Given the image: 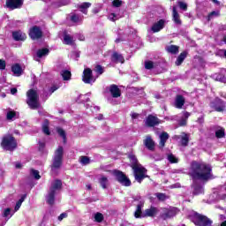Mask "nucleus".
Masks as SVG:
<instances>
[{
    "instance_id": "obj_1",
    "label": "nucleus",
    "mask_w": 226,
    "mask_h": 226,
    "mask_svg": "<svg viewBox=\"0 0 226 226\" xmlns=\"http://www.w3.org/2000/svg\"><path fill=\"white\" fill-rule=\"evenodd\" d=\"M211 166L206 162L199 164V193H204V184L213 177Z\"/></svg>"
},
{
    "instance_id": "obj_2",
    "label": "nucleus",
    "mask_w": 226,
    "mask_h": 226,
    "mask_svg": "<svg viewBox=\"0 0 226 226\" xmlns=\"http://www.w3.org/2000/svg\"><path fill=\"white\" fill-rule=\"evenodd\" d=\"M132 167V170H134V177L138 183H142V180L146 179V169L143 168L137 160L135 155L129 156Z\"/></svg>"
},
{
    "instance_id": "obj_3",
    "label": "nucleus",
    "mask_w": 226,
    "mask_h": 226,
    "mask_svg": "<svg viewBox=\"0 0 226 226\" xmlns=\"http://www.w3.org/2000/svg\"><path fill=\"white\" fill-rule=\"evenodd\" d=\"M26 103L32 110L40 109V95L38 94V91L30 89L26 92Z\"/></svg>"
},
{
    "instance_id": "obj_4",
    "label": "nucleus",
    "mask_w": 226,
    "mask_h": 226,
    "mask_svg": "<svg viewBox=\"0 0 226 226\" xmlns=\"http://www.w3.org/2000/svg\"><path fill=\"white\" fill-rule=\"evenodd\" d=\"M189 175L192 179V188L194 195L199 193V162H192L191 164V169L189 171Z\"/></svg>"
},
{
    "instance_id": "obj_5",
    "label": "nucleus",
    "mask_w": 226,
    "mask_h": 226,
    "mask_svg": "<svg viewBox=\"0 0 226 226\" xmlns=\"http://www.w3.org/2000/svg\"><path fill=\"white\" fill-rule=\"evenodd\" d=\"M61 186H63V183L61 180H55L51 184V187L49 189V192H48V195L46 196V202L49 204V206H53L55 200H56V193H57V191L61 189Z\"/></svg>"
},
{
    "instance_id": "obj_6",
    "label": "nucleus",
    "mask_w": 226,
    "mask_h": 226,
    "mask_svg": "<svg viewBox=\"0 0 226 226\" xmlns=\"http://www.w3.org/2000/svg\"><path fill=\"white\" fill-rule=\"evenodd\" d=\"M63 147H58V148L55 152V156L51 166L52 172H56L57 169H61V165H63Z\"/></svg>"
},
{
    "instance_id": "obj_7",
    "label": "nucleus",
    "mask_w": 226,
    "mask_h": 226,
    "mask_svg": "<svg viewBox=\"0 0 226 226\" xmlns=\"http://www.w3.org/2000/svg\"><path fill=\"white\" fill-rule=\"evenodd\" d=\"M2 147L6 151H13L17 148V140L10 134L5 135L2 140Z\"/></svg>"
},
{
    "instance_id": "obj_8",
    "label": "nucleus",
    "mask_w": 226,
    "mask_h": 226,
    "mask_svg": "<svg viewBox=\"0 0 226 226\" xmlns=\"http://www.w3.org/2000/svg\"><path fill=\"white\" fill-rule=\"evenodd\" d=\"M114 176L117 177V180L120 185L123 186H131L132 185V181H130V178L126 177V175L123 173L120 170H114L113 171Z\"/></svg>"
},
{
    "instance_id": "obj_9",
    "label": "nucleus",
    "mask_w": 226,
    "mask_h": 226,
    "mask_svg": "<svg viewBox=\"0 0 226 226\" xmlns=\"http://www.w3.org/2000/svg\"><path fill=\"white\" fill-rule=\"evenodd\" d=\"M114 176L117 177V180L120 185L123 186H131L132 185V181H130V178L126 177V175L123 173L120 170H114L113 171Z\"/></svg>"
},
{
    "instance_id": "obj_10",
    "label": "nucleus",
    "mask_w": 226,
    "mask_h": 226,
    "mask_svg": "<svg viewBox=\"0 0 226 226\" xmlns=\"http://www.w3.org/2000/svg\"><path fill=\"white\" fill-rule=\"evenodd\" d=\"M226 102L222 101L220 98H215V101L210 102L211 109H214L216 112H223L225 110Z\"/></svg>"
},
{
    "instance_id": "obj_11",
    "label": "nucleus",
    "mask_w": 226,
    "mask_h": 226,
    "mask_svg": "<svg viewBox=\"0 0 226 226\" xmlns=\"http://www.w3.org/2000/svg\"><path fill=\"white\" fill-rule=\"evenodd\" d=\"M177 213H179V210L176 207L163 208L162 219L169 220L170 218H174V216H176Z\"/></svg>"
},
{
    "instance_id": "obj_12",
    "label": "nucleus",
    "mask_w": 226,
    "mask_h": 226,
    "mask_svg": "<svg viewBox=\"0 0 226 226\" xmlns=\"http://www.w3.org/2000/svg\"><path fill=\"white\" fill-rule=\"evenodd\" d=\"M82 80L85 84H93L96 79L93 77V71L90 68H87L83 72Z\"/></svg>"
},
{
    "instance_id": "obj_13",
    "label": "nucleus",
    "mask_w": 226,
    "mask_h": 226,
    "mask_svg": "<svg viewBox=\"0 0 226 226\" xmlns=\"http://www.w3.org/2000/svg\"><path fill=\"white\" fill-rule=\"evenodd\" d=\"M42 34L43 32H41V28L37 26H33L29 32V36L32 38V40H38L41 38Z\"/></svg>"
},
{
    "instance_id": "obj_14",
    "label": "nucleus",
    "mask_w": 226,
    "mask_h": 226,
    "mask_svg": "<svg viewBox=\"0 0 226 226\" xmlns=\"http://www.w3.org/2000/svg\"><path fill=\"white\" fill-rule=\"evenodd\" d=\"M24 4V0H6V6L10 10H17L19 8H22Z\"/></svg>"
},
{
    "instance_id": "obj_15",
    "label": "nucleus",
    "mask_w": 226,
    "mask_h": 226,
    "mask_svg": "<svg viewBox=\"0 0 226 226\" xmlns=\"http://www.w3.org/2000/svg\"><path fill=\"white\" fill-rule=\"evenodd\" d=\"M158 215V208L154 207H151L150 208H147L143 214V218H154Z\"/></svg>"
},
{
    "instance_id": "obj_16",
    "label": "nucleus",
    "mask_w": 226,
    "mask_h": 226,
    "mask_svg": "<svg viewBox=\"0 0 226 226\" xmlns=\"http://www.w3.org/2000/svg\"><path fill=\"white\" fill-rule=\"evenodd\" d=\"M165 24H167L165 19H160L152 26L151 31H153V33H160V31L165 27Z\"/></svg>"
},
{
    "instance_id": "obj_17",
    "label": "nucleus",
    "mask_w": 226,
    "mask_h": 226,
    "mask_svg": "<svg viewBox=\"0 0 226 226\" xmlns=\"http://www.w3.org/2000/svg\"><path fill=\"white\" fill-rule=\"evenodd\" d=\"M161 123H162V121L160 119H158V117H156L153 115H149L146 120L147 126H150V127L156 126L157 124H160Z\"/></svg>"
},
{
    "instance_id": "obj_18",
    "label": "nucleus",
    "mask_w": 226,
    "mask_h": 226,
    "mask_svg": "<svg viewBox=\"0 0 226 226\" xmlns=\"http://www.w3.org/2000/svg\"><path fill=\"white\" fill-rule=\"evenodd\" d=\"M199 226H213V221L204 215H199Z\"/></svg>"
},
{
    "instance_id": "obj_19",
    "label": "nucleus",
    "mask_w": 226,
    "mask_h": 226,
    "mask_svg": "<svg viewBox=\"0 0 226 226\" xmlns=\"http://www.w3.org/2000/svg\"><path fill=\"white\" fill-rule=\"evenodd\" d=\"M145 147L148 148L149 151H154V140H153V138L151 136L147 135L146 139L143 141Z\"/></svg>"
},
{
    "instance_id": "obj_20",
    "label": "nucleus",
    "mask_w": 226,
    "mask_h": 226,
    "mask_svg": "<svg viewBox=\"0 0 226 226\" xmlns=\"http://www.w3.org/2000/svg\"><path fill=\"white\" fill-rule=\"evenodd\" d=\"M172 18H173V22L177 26H181V24H182L181 18L179 16V12H177V8L176 6H173Z\"/></svg>"
},
{
    "instance_id": "obj_21",
    "label": "nucleus",
    "mask_w": 226,
    "mask_h": 226,
    "mask_svg": "<svg viewBox=\"0 0 226 226\" xmlns=\"http://www.w3.org/2000/svg\"><path fill=\"white\" fill-rule=\"evenodd\" d=\"M12 38L16 41H24V40H26V34L22 33L21 31H18V32L12 33Z\"/></svg>"
},
{
    "instance_id": "obj_22",
    "label": "nucleus",
    "mask_w": 226,
    "mask_h": 226,
    "mask_svg": "<svg viewBox=\"0 0 226 226\" xmlns=\"http://www.w3.org/2000/svg\"><path fill=\"white\" fill-rule=\"evenodd\" d=\"M109 92L111 93L113 98H119V96H121V90H119V87H117L116 85H111L109 87Z\"/></svg>"
},
{
    "instance_id": "obj_23",
    "label": "nucleus",
    "mask_w": 226,
    "mask_h": 226,
    "mask_svg": "<svg viewBox=\"0 0 226 226\" xmlns=\"http://www.w3.org/2000/svg\"><path fill=\"white\" fill-rule=\"evenodd\" d=\"M11 72L13 75H15V77H20L24 71H22V67L20 66V64H15L11 66Z\"/></svg>"
},
{
    "instance_id": "obj_24",
    "label": "nucleus",
    "mask_w": 226,
    "mask_h": 226,
    "mask_svg": "<svg viewBox=\"0 0 226 226\" xmlns=\"http://www.w3.org/2000/svg\"><path fill=\"white\" fill-rule=\"evenodd\" d=\"M188 56V53L186 51H183L177 58V61L175 62L176 66H181L183 64V62L185 59H186V56Z\"/></svg>"
},
{
    "instance_id": "obj_25",
    "label": "nucleus",
    "mask_w": 226,
    "mask_h": 226,
    "mask_svg": "<svg viewBox=\"0 0 226 226\" xmlns=\"http://www.w3.org/2000/svg\"><path fill=\"white\" fill-rule=\"evenodd\" d=\"M183 105H185V97H183V95H177L175 100V107L177 109H183Z\"/></svg>"
},
{
    "instance_id": "obj_26",
    "label": "nucleus",
    "mask_w": 226,
    "mask_h": 226,
    "mask_svg": "<svg viewBox=\"0 0 226 226\" xmlns=\"http://www.w3.org/2000/svg\"><path fill=\"white\" fill-rule=\"evenodd\" d=\"M159 137H160V143H159L160 147H165V142L169 140V133L162 132L160 134Z\"/></svg>"
},
{
    "instance_id": "obj_27",
    "label": "nucleus",
    "mask_w": 226,
    "mask_h": 226,
    "mask_svg": "<svg viewBox=\"0 0 226 226\" xmlns=\"http://www.w3.org/2000/svg\"><path fill=\"white\" fill-rule=\"evenodd\" d=\"M99 185H101L103 190H107L109 188V178L107 177H101L99 178Z\"/></svg>"
},
{
    "instance_id": "obj_28",
    "label": "nucleus",
    "mask_w": 226,
    "mask_h": 226,
    "mask_svg": "<svg viewBox=\"0 0 226 226\" xmlns=\"http://www.w3.org/2000/svg\"><path fill=\"white\" fill-rule=\"evenodd\" d=\"M188 117H190V113H188V112L183 113V115L181 117V119L178 121V124L180 126H186Z\"/></svg>"
},
{
    "instance_id": "obj_29",
    "label": "nucleus",
    "mask_w": 226,
    "mask_h": 226,
    "mask_svg": "<svg viewBox=\"0 0 226 226\" xmlns=\"http://www.w3.org/2000/svg\"><path fill=\"white\" fill-rule=\"evenodd\" d=\"M79 8L82 13H84L85 15H87V8H91V3L85 2L81 4H79Z\"/></svg>"
},
{
    "instance_id": "obj_30",
    "label": "nucleus",
    "mask_w": 226,
    "mask_h": 226,
    "mask_svg": "<svg viewBox=\"0 0 226 226\" xmlns=\"http://www.w3.org/2000/svg\"><path fill=\"white\" fill-rule=\"evenodd\" d=\"M178 137V139H181V144H182V146H188V142H189V140H190V137L188 136V134H186V133H182V135H180V136H177Z\"/></svg>"
},
{
    "instance_id": "obj_31",
    "label": "nucleus",
    "mask_w": 226,
    "mask_h": 226,
    "mask_svg": "<svg viewBox=\"0 0 226 226\" xmlns=\"http://www.w3.org/2000/svg\"><path fill=\"white\" fill-rule=\"evenodd\" d=\"M166 50L170 54H177L179 52V47H177L176 45L167 46Z\"/></svg>"
},
{
    "instance_id": "obj_32",
    "label": "nucleus",
    "mask_w": 226,
    "mask_h": 226,
    "mask_svg": "<svg viewBox=\"0 0 226 226\" xmlns=\"http://www.w3.org/2000/svg\"><path fill=\"white\" fill-rule=\"evenodd\" d=\"M191 222L194 223V225L199 226V214L192 212L189 216Z\"/></svg>"
},
{
    "instance_id": "obj_33",
    "label": "nucleus",
    "mask_w": 226,
    "mask_h": 226,
    "mask_svg": "<svg viewBox=\"0 0 226 226\" xmlns=\"http://www.w3.org/2000/svg\"><path fill=\"white\" fill-rule=\"evenodd\" d=\"M113 61H116L117 63H124V57H123V55L118 53H114L112 55Z\"/></svg>"
},
{
    "instance_id": "obj_34",
    "label": "nucleus",
    "mask_w": 226,
    "mask_h": 226,
    "mask_svg": "<svg viewBox=\"0 0 226 226\" xmlns=\"http://www.w3.org/2000/svg\"><path fill=\"white\" fill-rule=\"evenodd\" d=\"M49 120H44L42 123V132L45 135H50V130L49 129Z\"/></svg>"
},
{
    "instance_id": "obj_35",
    "label": "nucleus",
    "mask_w": 226,
    "mask_h": 226,
    "mask_svg": "<svg viewBox=\"0 0 226 226\" xmlns=\"http://www.w3.org/2000/svg\"><path fill=\"white\" fill-rule=\"evenodd\" d=\"M61 75L64 80H70V79H72V72L68 70L62 71Z\"/></svg>"
},
{
    "instance_id": "obj_36",
    "label": "nucleus",
    "mask_w": 226,
    "mask_h": 226,
    "mask_svg": "<svg viewBox=\"0 0 226 226\" xmlns=\"http://www.w3.org/2000/svg\"><path fill=\"white\" fill-rule=\"evenodd\" d=\"M216 17H220V11H213L210 12L207 18V20L209 22V20H213V19H216Z\"/></svg>"
},
{
    "instance_id": "obj_37",
    "label": "nucleus",
    "mask_w": 226,
    "mask_h": 226,
    "mask_svg": "<svg viewBox=\"0 0 226 226\" xmlns=\"http://www.w3.org/2000/svg\"><path fill=\"white\" fill-rule=\"evenodd\" d=\"M142 215H144V213H142V206L138 205L137 209L134 213V216H135V218H144V216H142Z\"/></svg>"
},
{
    "instance_id": "obj_38",
    "label": "nucleus",
    "mask_w": 226,
    "mask_h": 226,
    "mask_svg": "<svg viewBox=\"0 0 226 226\" xmlns=\"http://www.w3.org/2000/svg\"><path fill=\"white\" fill-rule=\"evenodd\" d=\"M64 42L65 45H73V37H72L70 34H65L64 36Z\"/></svg>"
},
{
    "instance_id": "obj_39",
    "label": "nucleus",
    "mask_w": 226,
    "mask_h": 226,
    "mask_svg": "<svg viewBox=\"0 0 226 226\" xmlns=\"http://www.w3.org/2000/svg\"><path fill=\"white\" fill-rule=\"evenodd\" d=\"M26 195H23L16 203V206L14 207V211H19L20 209V206H22V202H24V200H26Z\"/></svg>"
},
{
    "instance_id": "obj_40",
    "label": "nucleus",
    "mask_w": 226,
    "mask_h": 226,
    "mask_svg": "<svg viewBox=\"0 0 226 226\" xmlns=\"http://www.w3.org/2000/svg\"><path fill=\"white\" fill-rule=\"evenodd\" d=\"M94 222H96L97 223H102V222H103V220H105V217H103V214L98 212L94 215Z\"/></svg>"
},
{
    "instance_id": "obj_41",
    "label": "nucleus",
    "mask_w": 226,
    "mask_h": 226,
    "mask_svg": "<svg viewBox=\"0 0 226 226\" xmlns=\"http://www.w3.org/2000/svg\"><path fill=\"white\" fill-rule=\"evenodd\" d=\"M71 20L72 22H75L76 24H79V22H82V17L79 16L78 14H72Z\"/></svg>"
},
{
    "instance_id": "obj_42",
    "label": "nucleus",
    "mask_w": 226,
    "mask_h": 226,
    "mask_svg": "<svg viewBox=\"0 0 226 226\" xmlns=\"http://www.w3.org/2000/svg\"><path fill=\"white\" fill-rule=\"evenodd\" d=\"M49 55V49H39L37 51V57L41 58L43 57V56H47Z\"/></svg>"
},
{
    "instance_id": "obj_43",
    "label": "nucleus",
    "mask_w": 226,
    "mask_h": 226,
    "mask_svg": "<svg viewBox=\"0 0 226 226\" xmlns=\"http://www.w3.org/2000/svg\"><path fill=\"white\" fill-rule=\"evenodd\" d=\"M215 137L217 139H223V137H225V130L221 128V129H218L217 131H215Z\"/></svg>"
},
{
    "instance_id": "obj_44",
    "label": "nucleus",
    "mask_w": 226,
    "mask_h": 226,
    "mask_svg": "<svg viewBox=\"0 0 226 226\" xmlns=\"http://www.w3.org/2000/svg\"><path fill=\"white\" fill-rule=\"evenodd\" d=\"M79 162L82 165H89L91 163V160L87 156H81Z\"/></svg>"
},
{
    "instance_id": "obj_45",
    "label": "nucleus",
    "mask_w": 226,
    "mask_h": 226,
    "mask_svg": "<svg viewBox=\"0 0 226 226\" xmlns=\"http://www.w3.org/2000/svg\"><path fill=\"white\" fill-rule=\"evenodd\" d=\"M57 89H59V87L57 86L51 87L50 89L49 90V93L44 94V96H46V98H49V96H50L52 93H55V91H57Z\"/></svg>"
},
{
    "instance_id": "obj_46",
    "label": "nucleus",
    "mask_w": 226,
    "mask_h": 226,
    "mask_svg": "<svg viewBox=\"0 0 226 226\" xmlns=\"http://www.w3.org/2000/svg\"><path fill=\"white\" fill-rule=\"evenodd\" d=\"M30 174L33 176V177H34V179L38 180L41 178V176H40V171L36 170H31Z\"/></svg>"
},
{
    "instance_id": "obj_47",
    "label": "nucleus",
    "mask_w": 226,
    "mask_h": 226,
    "mask_svg": "<svg viewBox=\"0 0 226 226\" xmlns=\"http://www.w3.org/2000/svg\"><path fill=\"white\" fill-rule=\"evenodd\" d=\"M168 160L170 163H177L179 162V159L172 154L168 155Z\"/></svg>"
},
{
    "instance_id": "obj_48",
    "label": "nucleus",
    "mask_w": 226,
    "mask_h": 226,
    "mask_svg": "<svg viewBox=\"0 0 226 226\" xmlns=\"http://www.w3.org/2000/svg\"><path fill=\"white\" fill-rule=\"evenodd\" d=\"M56 132H57L58 135L60 137H62V139H64V140H66V133L64 132V130H63L62 128L57 127Z\"/></svg>"
},
{
    "instance_id": "obj_49",
    "label": "nucleus",
    "mask_w": 226,
    "mask_h": 226,
    "mask_svg": "<svg viewBox=\"0 0 226 226\" xmlns=\"http://www.w3.org/2000/svg\"><path fill=\"white\" fill-rule=\"evenodd\" d=\"M145 68L146 70H153V68H154V63H153L152 61H146Z\"/></svg>"
},
{
    "instance_id": "obj_50",
    "label": "nucleus",
    "mask_w": 226,
    "mask_h": 226,
    "mask_svg": "<svg viewBox=\"0 0 226 226\" xmlns=\"http://www.w3.org/2000/svg\"><path fill=\"white\" fill-rule=\"evenodd\" d=\"M12 215H11V208H6L4 211V217L7 218L8 220H10V218H11Z\"/></svg>"
},
{
    "instance_id": "obj_51",
    "label": "nucleus",
    "mask_w": 226,
    "mask_h": 226,
    "mask_svg": "<svg viewBox=\"0 0 226 226\" xmlns=\"http://www.w3.org/2000/svg\"><path fill=\"white\" fill-rule=\"evenodd\" d=\"M178 6L180 8V10H183L184 11H186L188 10V4H186V3L185 2H178Z\"/></svg>"
},
{
    "instance_id": "obj_52",
    "label": "nucleus",
    "mask_w": 226,
    "mask_h": 226,
    "mask_svg": "<svg viewBox=\"0 0 226 226\" xmlns=\"http://www.w3.org/2000/svg\"><path fill=\"white\" fill-rule=\"evenodd\" d=\"M215 56L217 57H225V49H217L215 51Z\"/></svg>"
},
{
    "instance_id": "obj_53",
    "label": "nucleus",
    "mask_w": 226,
    "mask_h": 226,
    "mask_svg": "<svg viewBox=\"0 0 226 226\" xmlns=\"http://www.w3.org/2000/svg\"><path fill=\"white\" fill-rule=\"evenodd\" d=\"M15 116H17V114L15 113V111H8L7 112V119L9 121L13 120V118L15 117Z\"/></svg>"
},
{
    "instance_id": "obj_54",
    "label": "nucleus",
    "mask_w": 226,
    "mask_h": 226,
    "mask_svg": "<svg viewBox=\"0 0 226 226\" xmlns=\"http://www.w3.org/2000/svg\"><path fill=\"white\" fill-rule=\"evenodd\" d=\"M155 196L157 197V199L159 200H166V199H167V195H165L164 193H162V192H157L155 194Z\"/></svg>"
},
{
    "instance_id": "obj_55",
    "label": "nucleus",
    "mask_w": 226,
    "mask_h": 226,
    "mask_svg": "<svg viewBox=\"0 0 226 226\" xmlns=\"http://www.w3.org/2000/svg\"><path fill=\"white\" fill-rule=\"evenodd\" d=\"M118 19H119V16H117L115 13H111L109 16V20H111V22H116V20H118Z\"/></svg>"
},
{
    "instance_id": "obj_56",
    "label": "nucleus",
    "mask_w": 226,
    "mask_h": 226,
    "mask_svg": "<svg viewBox=\"0 0 226 226\" xmlns=\"http://www.w3.org/2000/svg\"><path fill=\"white\" fill-rule=\"evenodd\" d=\"M95 72L99 75H102V73H103V67H102L101 65H96Z\"/></svg>"
},
{
    "instance_id": "obj_57",
    "label": "nucleus",
    "mask_w": 226,
    "mask_h": 226,
    "mask_svg": "<svg viewBox=\"0 0 226 226\" xmlns=\"http://www.w3.org/2000/svg\"><path fill=\"white\" fill-rule=\"evenodd\" d=\"M112 3L113 6H115L116 8H119V6L123 4V2L121 0H114Z\"/></svg>"
},
{
    "instance_id": "obj_58",
    "label": "nucleus",
    "mask_w": 226,
    "mask_h": 226,
    "mask_svg": "<svg viewBox=\"0 0 226 226\" xmlns=\"http://www.w3.org/2000/svg\"><path fill=\"white\" fill-rule=\"evenodd\" d=\"M6 68V62L3 59H0V70H5Z\"/></svg>"
},
{
    "instance_id": "obj_59",
    "label": "nucleus",
    "mask_w": 226,
    "mask_h": 226,
    "mask_svg": "<svg viewBox=\"0 0 226 226\" xmlns=\"http://www.w3.org/2000/svg\"><path fill=\"white\" fill-rule=\"evenodd\" d=\"M68 216V214L66 213H63L58 216V220L59 222H62V220H64V218H66Z\"/></svg>"
},
{
    "instance_id": "obj_60",
    "label": "nucleus",
    "mask_w": 226,
    "mask_h": 226,
    "mask_svg": "<svg viewBox=\"0 0 226 226\" xmlns=\"http://www.w3.org/2000/svg\"><path fill=\"white\" fill-rule=\"evenodd\" d=\"M80 100H82V102H88L89 98H87V95H79Z\"/></svg>"
},
{
    "instance_id": "obj_61",
    "label": "nucleus",
    "mask_w": 226,
    "mask_h": 226,
    "mask_svg": "<svg viewBox=\"0 0 226 226\" xmlns=\"http://www.w3.org/2000/svg\"><path fill=\"white\" fill-rule=\"evenodd\" d=\"M44 147H45V143L40 142L39 143V150L43 151Z\"/></svg>"
},
{
    "instance_id": "obj_62",
    "label": "nucleus",
    "mask_w": 226,
    "mask_h": 226,
    "mask_svg": "<svg viewBox=\"0 0 226 226\" xmlns=\"http://www.w3.org/2000/svg\"><path fill=\"white\" fill-rule=\"evenodd\" d=\"M139 116L140 115H139L138 113H132V119H138Z\"/></svg>"
},
{
    "instance_id": "obj_63",
    "label": "nucleus",
    "mask_w": 226,
    "mask_h": 226,
    "mask_svg": "<svg viewBox=\"0 0 226 226\" xmlns=\"http://www.w3.org/2000/svg\"><path fill=\"white\" fill-rule=\"evenodd\" d=\"M15 167L16 169H22V164L20 162H16Z\"/></svg>"
},
{
    "instance_id": "obj_64",
    "label": "nucleus",
    "mask_w": 226,
    "mask_h": 226,
    "mask_svg": "<svg viewBox=\"0 0 226 226\" xmlns=\"http://www.w3.org/2000/svg\"><path fill=\"white\" fill-rule=\"evenodd\" d=\"M17 93V88L11 89V94H15Z\"/></svg>"
}]
</instances>
